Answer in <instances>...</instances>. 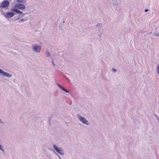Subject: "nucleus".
Returning a JSON list of instances; mask_svg holds the SVG:
<instances>
[{
  "label": "nucleus",
  "mask_w": 159,
  "mask_h": 159,
  "mask_svg": "<svg viewBox=\"0 0 159 159\" xmlns=\"http://www.w3.org/2000/svg\"><path fill=\"white\" fill-rule=\"evenodd\" d=\"M9 3L7 0L3 1L0 4V7L5 8L9 6Z\"/></svg>",
  "instance_id": "1"
},
{
  "label": "nucleus",
  "mask_w": 159,
  "mask_h": 159,
  "mask_svg": "<svg viewBox=\"0 0 159 159\" xmlns=\"http://www.w3.org/2000/svg\"><path fill=\"white\" fill-rule=\"evenodd\" d=\"M16 8L17 9H20L23 10L25 8V6L22 4L17 3L15 6Z\"/></svg>",
  "instance_id": "2"
},
{
  "label": "nucleus",
  "mask_w": 159,
  "mask_h": 159,
  "mask_svg": "<svg viewBox=\"0 0 159 159\" xmlns=\"http://www.w3.org/2000/svg\"><path fill=\"white\" fill-rule=\"evenodd\" d=\"M15 14L13 11L8 12L4 14V16L7 18H10L12 17Z\"/></svg>",
  "instance_id": "3"
},
{
  "label": "nucleus",
  "mask_w": 159,
  "mask_h": 159,
  "mask_svg": "<svg viewBox=\"0 0 159 159\" xmlns=\"http://www.w3.org/2000/svg\"><path fill=\"white\" fill-rule=\"evenodd\" d=\"M33 49L34 51L39 52L41 50V47L40 46L35 45L33 46Z\"/></svg>",
  "instance_id": "4"
},
{
  "label": "nucleus",
  "mask_w": 159,
  "mask_h": 159,
  "mask_svg": "<svg viewBox=\"0 0 159 159\" xmlns=\"http://www.w3.org/2000/svg\"><path fill=\"white\" fill-rule=\"evenodd\" d=\"M79 119L83 123L86 125H88V121L85 118L81 116H79L78 117Z\"/></svg>",
  "instance_id": "5"
},
{
  "label": "nucleus",
  "mask_w": 159,
  "mask_h": 159,
  "mask_svg": "<svg viewBox=\"0 0 159 159\" xmlns=\"http://www.w3.org/2000/svg\"><path fill=\"white\" fill-rule=\"evenodd\" d=\"M53 147L54 149L59 153L61 155L63 154V151L60 148H58L56 145H54Z\"/></svg>",
  "instance_id": "6"
},
{
  "label": "nucleus",
  "mask_w": 159,
  "mask_h": 159,
  "mask_svg": "<svg viewBox=\"0 0 159 159\" xmlns=\"http://www.w3.org/2000/svg\"><path fill=\"white\" fill-rule=\"evenodd\" d=\"M0 73L2 74L3 75L7 76L8 77H10L11 76V75L8 73L4 72L1 69H0Z\"/></svg>",
  "instance_id": "7"
},
{
  "label": "nucleus",
  "mask_w": 159,
  "mask_h": 159,
  "mask_svg": "<svg viewBox=\"0 0 159 159\" xmlns=\"http://www.w3.org/2000/svg\"><path fill=\"white\" fill-rule=\"evenodd\" d=\"M18 9H16V8L15 9H13L11 10V11H13L14 12H16V13L19 14H22V12L21 11H19L18 10Z\"/></svg>",
  "instance_id": "8"
},
{
  "label": "nucleus",
  "mask_w": 159,
  "mask_h": 159,
  "mask_svg": "<svg viewBox=\"0 0 159 159\" xmlns=\"http://www.w3.org/2000/svg\"><path fill=\"white\" fill-rule=\"evenodd\" d=\"M57 85L59 87L61 88L65 92L68 93H69V91L66 90L65 89H64V88L62 87L61 86H60L59 84H58Z\"/></svg>",
  "instance_id": "9"
},
{
  "label": "nucleus",
  "mask_w": 159,
  "mask_h": 159,
  "mask_svg": "<svg viewBox=\"0 0 159 159\" xmlns=\"http://www.w3.org/2000/svg\"><path fill=\"white\" fill-rule=\"evenodd\" d=\"M18 2H23V0H17Z\"/></svg>",
  "instance_id": "10"
},
{
  "label": "nucleus",
  "mask_w": 159,
  "mask_h": 159,
  "mask_svg": "<svg viewBox=\"0 0 159 159\" xmlns=\"http://www.w3.org/2000/svg\"><path fill=\"white\" fill-rule=\"evenodd\" d=\"M46 54H47V56L48 57L49 56L50 53H49V52H47Z\"/></svg>",
  "instance_id": "11"
},
{
  "label": "nucleus",
  "mask_w": 159,
  "mask_h": 159,
  "mask_svg": "<svg viewBox=\"0 0 159 159\" xmlns=\"http://www.w3.org/2000/svg\"><path fill=\"white\" fill-rule=\"evenodd\" d=\"M0 149L1 150L3 151V149H2V147L1 145H0Z\"/></svg>",
  "instance_id": "12"
},
{
  "label": "nucleus",
  "mask_w": 159,
  "mask_h": 159,
  "mask_svg": "<svg viewBox=\"0 0 159 159\" xmlns=\"http://www.w3.org/2000/svg\"><path fill=\"white\" fill-rule=\"evenodd\" d=\"M157 71L158 74H159V66L157 67Z\"/></svg>",
  "instance_id": "13"
},
{
  "label": "nucleus",
  "mask_w": 159,
  "mask_h": 159,
  "mask_svg": "<svg viewBox=\"0 0 159 159\" xmlns=\"http://www.w3.org/2000/svg\"><path fill=\"white\" fill-rule=\"evenodd\" d=\"M112 71H114V72H115V71H116V70H115V69H114V68H113V69H112Z\"/></svg>",
  "instance_id": "14"
},
{
  "label": "nucleus",
  "mask_w": 159,
  "mask_h": 159,
  "mask_svg": "<svg viewBox=\"0 0 159 159\" xmlns=\"http://www.w3.org/2000/svg\"><path fill=\"white\" fill-rule=\"evenodd\" d=\"M148 11V9H145V12H146Z\"/></svg>",
  "instance_id": "15"
},
{
  "label": "nucleus",
  "mask_w": 159,
  "mask_h": 159,
  "mask_svg": "<svg viewBox=\"0 0 159 159\" xmlns=\"http://www.w3.org/2000/svg\"><path fill=\"white\" fill-rule=\"evenodd\" d=\"M52 63H53V64L54 65V66H55V64H54V63L53 62H52Z\"/></svg>",
  "instance_id": "16"
}]
</instances>
